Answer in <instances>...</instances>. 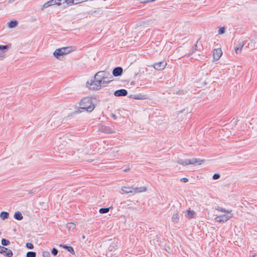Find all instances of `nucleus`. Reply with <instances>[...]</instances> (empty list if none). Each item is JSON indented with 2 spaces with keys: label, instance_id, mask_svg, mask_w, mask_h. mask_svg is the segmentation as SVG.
I'll list each match as a JSON object with an SVG mask.
<instances>
[{
  "label": "nucleus",
  "instance_id": "f257e3e1",
  "mask_svg": "<svg viewBox=\"0 0 257 257\" xmlns=\"http://www.w3.org/2000/svg\"><path fill=\"white\" fill-rule=\"evenodd\" d=\"M95 105L92 103L91 99L90 97H84L80 102V108L87 112L92 111Z\"/></svg>",
  "mask_w": 257,
  "mask_h": 257
},
{
  "label": "nucleus",
  "instance_id": "f03ea898",
  "mask_svg": "<svg viewBox=\"0 0 257 257\" xmlns=\"http://www.w3.org/2000/svg\"><path fill=\"white\" fill-rule=\"evenodd\" d=\"M121 190L125 193L128 194L130 193H139L141 192H144L146 191L147 188L146 187H136L134 188L133 187H123L121 188Z\"/></svg>",
  "mask_w": 257,
  "mask_h": 257
},
{
  "label": "nucleus",
  "instance_id": "7ed1b4c3",
  "mask_svg": "<svg viewBox=\"0 0 257 257\" xmlns=\"http://www.w3.org/2000/svg\"><path fill=\"white\" fill-rule=\"evenodd\" d=\"M86 86L90 90H99L101 88V80L97 78H94V80H91L90 82L87 81Z\"/></svg>",
  "mask_w": 257,
  "mask_h": 257
},
{
  "label": "nucleus",
  "instance_id": "20e7f679",
  "mask_svg": "<svg viewBox=\"0 0 257 257\" xmlns=\"http://www.w3.org/2000/svg\"><path fill=\"white\" fill-rule=\"evenodd\" d=\"M112 77L111 75L106 71H100L95 74L93 78H97L100 80L103 79H111Z\"/></svg>",
  "mask_w": 257,
  "mask_h": 257
},
{
  "label": "nucleus",
  "instance_id": "39448f33",
  "mask_svg": "<svg viewBox=\"0 0 257 257\" xmlns=\"http://www.w3.org/2000/svg\"><path fill=\"white\" fill-rule=\"evenodd\" d=\"M70 52L69 48H61L60 49H56L53 53L54 56L59 60H61V56L64 55L68 54Z\"/></svg>",
  "mask_w": 257,
  "mask_h": 257
},
{
  "label": "nucleus",
  "instance_id": "423d86ee",
  "mask_svg": "<svg viewBox=\"0 0 257 257\" xmlns=\"http://www.w3.org/2000/svg\"><path fill=\"white\" fill-rule=\"evenodd\" d=\"M99 131L100 132L108 134L115 133L114 130L111 128L109 126H105L104 125H100L99 126Z\"/></svg>",
  "mask_w": 257,
  "mask_h": 257
},
{
  "label": "nucleus",
  "instance_id": "0eeeda50",
  "mask_svg": "<svg viewBox=\"0 0 257 257\" xmlns=\"http://www.w3.org/2000/svg\"><path fill=\"white\" fill-rule=\"evenodd\" d=\"M233 216L232 214H231L230 215H222L220 216H218L215 218L216 221L219 222H225L227 220H228L229 219L232 218Z\"/></svg>",
  "mask_w": 257,
  "mask_h": 257
},
{
  "label": "nucleus",
  "instance_id": "6e6552de",
  "mask_svg": "<svg viewBox=\"0 0 257 257\" xmlns=\"http://www.w3.org/2000/svg\"><path fill=\"white\" fill-rule=\"evenodd\" d=\"M0 253L4 254L8 257H12L13 255L11 250L3 246H0Z\"/></svg>",
  "mask_w": 257,
  "mask_h": 257
},
{
  "label": "nucleus",
  "instance_id": "1a4fd4ad",
  "mask_svg": "<svg viewBox=\"0 0 257 257\" xmlns=\"http://www.w3.org/2000/svg\"><path fill=\"white\" fill-rule=\"evenodd\" d=\"M222 54L221 49L220 48L215 49L213 52V57L215 61L219 60Z\"/></svg>",
  "mask_w": 257,
  "mask_h": 257
},
{
  "label": "nucleus",
  "instance_id": "9d476101",
  "mask_svg": "<svg viewBox=\"0 0 257 257\" xmlns=\"http://www.w3.org/2000/svg\"><path fill=\"white\" fill-rule=\"evenodd\" d=\"M127 94V91L124 89L117 90L114 91V95L115 96H124Z\"/></svg>",
  "mask_w": 257,
  "mask_h": 257
},
{
  "label": "nucleus",
  "instance_id": "9b49d317",
  "mask_svg": "<svg viewBox=\"0 0 257 257\" xmlns=\"http://www.w3.org/2000/svg\"><path fill=\"white\" fill-rule=\"evenodd\" d=\"M123 69L120 67H117L115 68L112 71V75L115 77H117L121 75Z\"/></svg>",
  "mask_w": 257,
  "mask_h": 257
},
{
  "label": "nucleus",
  "instance_id": "f8f14e48",
  "mask_svg": "<svg viewBox=\"0 0 257 257\" xmlns=\"http://www.w3.org/2000/svg\"><path fill=\"white\" fill-rule=\"evenodd\" d=\"M9 48V46L7 45H0V60L3 59L5 56V50Z\"/></svg>",
  "mask_w": 257,
  "mask_h": 257
},
{
  "label": "nucleus",
  "instance_id": "ddd939ff",
  "mask_svg": "<svg viewBox=\"0 0 257 257\" xmlns=\"http://www.w3.org/2000/svg\"><path fill=\"white\" fill-rule=\"evenodd\" d=\"M204 161L200 160L199 159H197L196 158H193L192 159H188V162H190L189 164L191 165H196L198 164L199 165L201 164V162H203Z\"/></svg>",
  "mask_w": 257,
  "mask_h": 257
},
{
  "label": "nucleus",
  "instance_id": "4468645a",
  "mask_svg": "<svg viewBox=\"0 0 257 257\" xmlns=\"http://www.w3.org/2000/svg\"><path fill=\"white\" fill-rule=\"evenodd\" d=\"M60 247H63L67 250L68 251L70 252L71 254H74L75 251L73 248L71 246H67V245L60 244Z\"/></svg>",
  "mask_w": 257,
  "mask_h": 257
},
{
  "label": "nucleus",
  "instance_id": "2eb2a0df",
  "mask_svg": "<svg viewBox=\"0 0 257 257\" xmlns=\"http://www.w3.org/2000/svg\"><path fill=\"white\" fill-rule=\"evenodd\" d=\"M244 45V42H239L237 46L235 48V51L236 54L240 52L242 47Z\"/></svg>",
  "mask_w": 257,
  "mask_h": 257
},
{
  "label": "nucleus",
  "instance_id": "dca6fc26",
  "mask_svg": "<svg viewBox=\"0 0 257 257\" xmlns=\"http://www.w3.org/2000/svg\"><path fill=\"white\" fill-rule=\"evenodd\" d=\"M178 213L179 212L177 210H176V212L173 214L172 216V221L174 223H177L179 219Z\"/></svg>",
  "mask_w": 257,
  "mask_h": 257
},
{
  "label": "nucleus",
  "instance_id": "f3484780",
  "mask_svg": "<svg viewBox=\"0 0 257 257\" xmlns=\"http://www.w3.org/2000/svg\"><path fill=\"white\" fill-rule=\"evenodd\" d=\"M195 214V213L194 210L189 209L187 210L186 217L188 219H192L194 218Z\"/></svg>",
  "mask_w": 257,
  "mask_h": 257
},
{
  "label": "nucleus",
  "instance_id": "a211bd4d",
  "mask_svg": "<svg viewBox=\"0 0 257 257\" xmlns=\"http://www.w3.org/2000/svg\"><path fill=\"white\" fill-rule=\"evenodd\" d=\"M118 150L117 149V148H115L112 150V152H111L109 154V156L110 157H116L118 158L119 156L117 153H118Z\"/></svg>",
  "mask_w": 257,
  "mask_h": 257
},
{
  "label": "nucleus",
  "instance_id": "6ab92c4d",
  "mask_svg": "<svg viewBox=\"0 0 257 257\" xmlns=\"http://www.w3.org/2000/svg\"><path fill=\"white\" fill-rule=\"evenodd\" d=\"M18 25V22L17 21L12 20V21H11L8 23V27L10 28H15L16 27H17Z\"/></svg>",
  "mask_w": 257,
  "mask_h": 257
},
{
  "label": "nucleus",
  "instance_id": "aec40b11",
  "mask_svg": "<svg viewBox=\"0 0 257 257\" xmlns=\"http://www.w3.org/2000/svg\"><path fill=\"white\" fill-rule=\"evenodd\" d=\"M14 217L16 219L18 220H21L23 218V216L20 211H16L15 213Z\"/></svg>",
  "mask_w": 257,
  "mask_h": 257
},
{
  "label": "nucleus",
  "instance_id": "412c9836",
  "mask_svg": "<svg viewBox=\"0 0 257 257\" xmlns=\"http://www.w3.org/2000/svg\"><path fill=\"white\" fill-rule=\"evenodd\" d=\"M163 74H164V79L166 77V74H167L168 78H170L173 75V71L172 69H169L168 71H164Z\"/></svg>",
  "mask_w": 257,
  "mask_h": 257
},
{
  "label": "nucleus",
  "instance_id": "4be33fe9",
  "mask_svg": "<svg viewBox=\"0 0 257 257\" xmlns=\"http://www.w3.org/2000/svg\"><path fill=\"white\" fill-rule=\"evenodd\" d=\"M215 210L224 213H227L228 214H230L232 212V210H226L225 209L220 207L219 206L215 207Z\"/></svg>",
  "mask_w": 257,
  "mask_h": 257
},
{
  "label": "nucleus",
  "instance_id": "5701e85b",
  "mask_svg": "<svg viewBox=\"0 0 257 257\" xmlns=\"http://www.w3.org/2000/svg\"><path fill=\"white\" fill-rule=\"evenodd\" d=\"M177 163L183 166H186L189 165L190 162H188V159L183 160L182 159H179L177 160Z\"/></svg>",
  "mask_w": 257,
  "mask_h": 257
},
{
  "label": "nucleus",
  "instance_id": "b1692460",
  "mask_svg": "<svg viewBox=\"0 0 257 257\" xmlns=\"http://www.w3.org/2000/svg\"><path fill=\"white\" fill-rule=\"evenodd\" d=\"M9 216V213L6 211H2L0 214V217L3 220L7 219Z\"/></svg>",
  "mask_w": 257,
  "mask_h": 257
},
{
  "label": "nucleus",
  "instance_id": "393cba45",
  "mask_svg": "<svg viewBox=\"0 0 257 257\" xmlns=\"http://www.w3.org/2000/svg\"><path fill=\"white\" fill-rule=\"evenodd\" d=\"M111 81L110 79L101 80V88L102 87H105Z\"/></svg>",
  "mask_w": 257,
  "mask_h": 257
},
{
  "label": "nucleus",
  "instance_id": "a878e982",
  "mask_svg": "<svg viewBox=\"0 0 257 257\" xmlns=\"http://www.w3.org/2000/svg\"><path fill=\"white\" fill-rule=\"evenodd\" d=\"M111 207L108 208H101L99 209V212L101 214L106 213L108 212Z\"/></svg>",
  "mask_w": 257,
  "mask_h": 257
},
{
  "label": "nucleus",
  "instance_id": "bb28decb",
  "mask_svg": "<svg viewBox=\"0 0 257 257\" xmlns=\"http://www.w3.org/2000/svg\"><path fill=\"white\" fill-rule=\"evenodd\" d=\"M66 228L69 230L73 229L75 227V224L74 223L69 222L66 224Z\"/></svg>",
  "mask_w": 257,
  "mask_h": 257
},
{
  "label": "nucleus",
  "instance_id": "cd10ccee",
  "mask_svg": "<svg viewBox=\"0 0 257 257\" xmlns=\"http://www.w3.org/2000/svg\"><path fill=\"white\" fill-rule=\"evenodd\" d=\"M1 242L3 246H8L10 244V241L8 239L5 238L2 239Z\"/></svg>",
  "mask_w": 257,
  "mask_h": 257
},
{
  "label": "nucleus",
  "instance_id": "c85d7f7f",
  "mask_svg": "<svg viewBox=\"0 0 257 257\" xmlns=\"http://www.w3.org/2000/svg\"><path fill=\"white\" fill-rule=\"evenodd\" d=\"M36 253L34 251H28L26 254V257H36Z\"/></svg>",
  "mask_w": 257,
  "mask_h": 257
},
{
  "label": "nucleus",
  "instance_id": "c756f323",
  "mask_svg": "<svg viewBox=\"0 0 257 257\" xmlns=\"http://www.w3.org/2000/svg\"><path fill=\"white\" fill-rule=\"evenodd\" d=\"M225 32V28L224 27L220 28L218 31V33L219 35H222V34H224Z\"/></svg>",
  "mask_w": 257,
  "mask_h": 257
},
{
  "label": "nucleus",
  "instance_id": "7c9ffc66",
  "mask_svg": "<svg viewBox=\"0 0 257 257\" xmlns=\"http://www.w3.org/2000/svg\"><path fill=\"white\" fill-rule=\"evenodd\" d=\"M153 67L156 70H160L161 69V62L155 63Z\"/></svg>",
  "mask_w": 257,
  "mask_h": 257
},
{
  "label": "nucleus",
  "instance_id": "2f4dec72",
  "mask_svg": "<svg viewBox=\"0 0 257 257\" xmlns=\"http://www.w3.org/2000/svg\"><path fill=\"white\" fill-rule=\"evenodd\" d=\"M66 3L67 6H71L74 4V0H65L63 2V4Z\"/></svg>",
  "mask_w": 257,
  "mask_h": 257
},
{
  "label": "nucleus",
  "instance_id": "473e14b6",
  "mask_svg": "<svg viewBox=\"0 0 257 257\" xmlns=\"http://www.w3.org/2000/svg\"><path fill=\"white\" fill-rule=\"evenodd\" d=\"M52 6L51 4L50 3L49 1L46 3L45 4H44L42 8H41V10H43L45 8H48L49 7Z\"/></svg>",
  "mask_w": 257,
  "mask_h": 257
},
{
  "label": "nucleus",
  "instance_id": "72a5a7b5",
  "mask_svg": "<svg viewBox=\"0 0 257 257\" xmlns=\"http://www.w3.org/2000/svg\"><path fill=\"white\" fill-rule=\"evenodd\" d=\"M52 6L51 4L50 3L49 1L46 3L45 4H44L42 8H41V10H43L45 8H48L49 7Z\"/></svg>",
  "mask_w": 257,
  "mask_h": 257
},
{
  "label": "nucleus",
  "instance_id": "f704fd0d",
  "mask_svg": "<svg viewBox=\"0 0 257 257\" xmlns=\"http://www.w3.org/2000/svg\"><path fill=\"white\" fill-rule=\"evenodd\" d=\"M198 41L196 42V43L194 45V48L192 49L191 53H189L188 54V56H191L193 53H194L196 50V47L197 45Z\"/></svg>",
  "mask_w": 257,
  "mask_h": 257
},
{
  "label": "nucleus",
  "instance_id": "c9c22d12",
  "mask_svg": "<svg viewBox=\"0 0 257 257\" xmlns=\"http://www.w3.org/2000/svg\"><path fill=\"white\" fill-rule=\"evenodd\" d=\"M26 246L29 249H33L34 248V245L31 243H27Z\"/></svg>",
  "mask_w": 257,
  "mask_h": 257
},
{
  "label": "nucleus",
  "instance_id": "e433bc0d",
  "mask_svg": "<svg viewBox=\"0 0 257 257\" xmlns=\"http://www.w3.org/2000/svg\"><path fill=\"white\" fill-rule=\"evenodd\" d=\"M58 252V250L55 248H53L52 250H51V253L54 255H56L57 254Z\"/></svg>",
  "mask_w": 257,
  "mask_h": 257
},
{
  "label": "nucleus",
  "instance_id": "4c0bfd02",
  "mask_svg": "<svg viewBox=\"0 0 257 257\" xmlns=\"http://www.w3.org/2000/svg\"><path fill=\"white\" fill-rule=\"evenodd\" d=\"M220 174L216 173L213 175L212 178L214 180H217V179H219L220 178Z\"/></svg>",
  "mask_w": 257,
  "mask_h": 257
},
{
  "label": "nucleus",
  "instance_id": "58836bf2",
  "mask_svg": "<svg viewBox=\"0 0 257 257\" xmlns=\"http://www.w3.org/2000/svg\"><path fill=\"white\" fill-rule=\"evenodd\" d=\"M50 254L49 252L47 251H44L43 253V256L44 257H48L49 256Z\"/></svg>",
  "mask_w": 257,
  "mask_h": 257
},
{
  "label": "nucleus",
  "instance_id": "ea45409f",
  "mask_svg": "<svg viewBox=\"0 0 257 257\" xmlns=\"http://www.w3.org/2000/svg\"><path fill=\"white\" fill-rule=\"evenodd\" d=\"M181 181L184 183H186L188 181V179L187 178H182L181 179Z\"/></svg>",
  "mask_w": 257,
  "mask_h": 257
},
{
  "label": "nucleus",
  "instance_id": "a19ab883",
  "mask_svg": "<svg viewBox=\"0 0 257 257\" xmlns=\"http://www.w3.org/2000/svg\"><path fill=\"white\" fill-rule=\"evenodd\" d=\"M111 117H112L113 118H114V119H116V115L115 114H113V113H112L111 114Z\"/></svg>",
  "mask_w": 257,
  "mask_h": 257
},
{
  "label": "nucleus",
  "instance_id": "79ce46f5",
  "mask_svg": "<svg viewBox=\"0 0 257 257\" xmlns=\"http://www.w3.org/2000/svg\"><path fill=\"white\" fill-rule=\"evenodd\" d=\"M171 79H169L168 80H167L166 81V84L171 83Z\"/></svg>",
  "mask_w": 257,
  "mask_h": 257
},
{
  "label": "nucleus",
  "instance_id": "37998d69",
  "mask_svg": "<svg viewBox=\"0 0 257 257\" xmlns=\"http://www.w3.org/2000/svg\"><path fill=\"white\" fill-rule=\"evenodd\" d=\"M161 64H162V66H163V67H165L166 66V65H167V63H166V62H165V64H164V62L162 61Z\"/></svg>",
  "mask_w": 257,
  "mask_h": 257
},
{
  "label": "nucleus",
  "instance_id": "c03bdc74",
  "mask_svg": "<svg viewBox=\"0 0 257 257\" xmlns=\"http://www.w3.org/2000/svg\"><path fill=\"white\" fill-rule=\"evenodd\" d=\"M203 85H204V86H205V85H206L208 84V82H207L206 80H205V81L203 82Z\"/></svg>",
  "mask_w": 257,
  "mask_h": 257
},
{
  "label": "nucleus",
  "instance_id": "a18cd8bd",
  "mask_svg": "<svg viewBox=\"0 0 257 257\" xmlns=\"http://www.w3.org/2000/svg\"><path fill=\"white\" fill-rule=\"evenodd\" d=\"M134 98L135 99H140V98H139L138 96H135Z\"/></svg>",
  "mask_w": 257,
  "mask_h": 257
},
{
  "label": "nucleus",
  "instance_id": "49530a36",
  "mask_svg": "<svg viewBox=\"0 0 257 257\" xmlns=\"http://www.w3.org/2000/svg\"><path fill=\"white\" fill-rule=\"evenodd\" d=\"M36 191V189L32 190L31 191V193H35Z\"/></svg>",
  "mask_w": 257,
  "mask_h": 257
},
{
  "label": "nucleus",
  "instance_id": "de8ad7c7",
  "mask_svg": "<svg viewBox=\"0 0 257 257\" xmlns=\"http://www.w3.org/2000/svg\"><path fill=\"white\" fill-rule=\"evenodd\" d=\"M130 170V169L128 168L125 169L124 171L125 172H126V171H128V170Z\"/></svg>",
  "mask_w": 257,
  "mask_h": 257
},
{
  "label": "nucleus",
  "instance_id": "09e8293b",
  "mask_svg": "<svg viewBox=\"0 0 257 257\" xmlns=\"http://www.w3.org/2000/svg\"><path fill=\"white\" fill-rule=\"evenodd\" d=\"M173 209H175V207L174 206L172 207L171 210H173Z\"/></svg>",
  "mask_w": 257,
  "mask_h": 257
},
{
  "label": "nucleus",
  "instance_id": "8fccbe9b",
  "mask_svg": "<svg viewBox=\"0 0 257 257\" xmlns=\"http://www.w3.org/2000/svg\"><path fill=\"white\" fill-rule=\"evenodd\" d=\"M255 254H252V255H251V257H255Z\"/></svg>",
  "mask_w": 257,
  "mask_h": 257
},
{
  "label": "nucleus",
  "instance_id": "3c124183",
  "mask_svg": "<svg viewBox=\"0 0 257 257\" xmlns=\"http://www.w3.org/2000/svg\"><path fill=\"white\" fill-rule=\"evenodd\" d=\"M82 239H84L85 238V236L84 235H83L82 237Z\"/></svg>",
  "mask_w": 257,
  "mask_h": 257
},
{
  "label": "nucleus",
  "instance_id": "603ef678",
  "mask_svg": "<svg viewBox=\"0 0 257 257\" xmlns=\"http://www.w3.org/2000/svg\"><path fill=\"white\" fill-rule=\"evenodd\" d=\"M3 9V7H0V10H2Z\"/></svg>",
  "mask_w": 257,
  "mask_h": 257
},
{
  "label": "nucleus",
  "instance_id": "864d4df0",
  "mask_svg": "<svg viewBox=\"0 0 257 257\" xmlns=\"http://www.w3.org/2000/svg\"><path fill=\"white\" fill-rule=\"evenodd\" d=\"M14 1H15V0H13V1H11L10 2H14Z\"/></svg>",
  "mask_w": 257,
  "mask_h": 257
}]
</instances>
